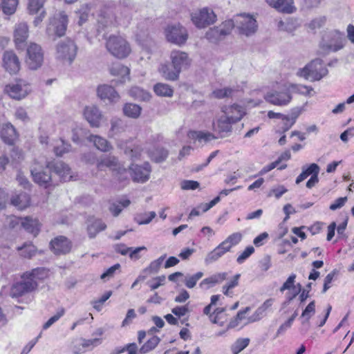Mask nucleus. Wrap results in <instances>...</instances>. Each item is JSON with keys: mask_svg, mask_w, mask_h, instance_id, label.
Masks as SVG:
<instances>
[{"mask_svg": "<svg viewBox=\"0 0 354 354\" xmlns=\"http://www.w3.org/2000/svg\"><path fill=\"white\" fill-rule=\"evenodd\" d=\"M84 115L92 127H99L100 126L103 115L97 106L95 105L86 106Z\"/></svg>", "mask_w": 354, "mask_h": 354, "instance_id": "obj_22", "label": "nucleus"}, {"mask_svg": "<svg viewBox=\"0 0 354 354\" xmlns=\"http://www.w3.org/2000/svg\"><path fill=\"white\" fill-rule=\"evenodd\" d=\"M165 258L166 254H164L158 259L151 261L148 267L142 270V273L146 275L147 277L151 274L157 273Z\"/></svg>", "mask_w": 354, "mask_h": 354, "instance_id": "obj_37", "label": "nucleus"}, {"mask_svg": "<svg viewBox=\"0 0 354 354\" xmlns=\"http://www.w3.org/2000/svg\"><path fill=\"white\" fill-rule=\"evenodd\" d=\"M266 2L281 12L290 14L295 10L293 0H266Z\"/></svg>", "mask_w": 354, "mask_h": 354, "instance_id": "obj_27", "label": "nucleus"}, {"mask_svg": "<svg viewBox=\"0 0 354 354\" xmlns=\"http://www.w3.org/2000/svg\"><path fill=\"white\" fill-rule=\"evenodd\" d=\"M158 71L165 80L173 82L178 80L180 73L176 68H173L171 63L169 62L161 64L158 67Z\"/></svg>", "mask_w": 354, "mask_h": 354, "instance_id": "obj_25", "label": "nucleus"}, {"mask_svg": "<svg viewBox=\"0 0 354 354\" xmlns=\"http://www.w3.org/2000/svg\"><path fill=\"white\" fill-rule=\"evenodd\" d=\"M16 136V130L10 123L0 126V137L5 143L12 145Z\"/></svg>", "mask_w": 354, "mask_h": 354, "instance_id": "obj_28", "label": "nucleus"}, {"mask_svg": "<svg viewBox=\"0 0 354 354\" xmlns=\"http://www.w3.org/2000/svg\"><path fill=\"white\" fill-rule=\"evenodd\" d=\"M154 93L161 97H171L174 94L173 88L167 84L157 83L153 86Z\"/></svg>", "mask_w": 354, "mask_h": 354, "instance_id": "obj_40", "label": "nucleus"}, {"mask_svg": "<svg viewBox=\"0 0 354 354\" xmlns=\"http://www.w3.org/2000/svg\"><path fill=\"white\" fill-rule=\"evenodd\" d=\"M232 109L227 112L229 116H224L223 115L219 117L216 121L212 123V129L214 132L218 133V138H225L230 136L232 131V124L237 122L241 120V113H239L236 117L232 116Z\"/></svg>", "mask_w": 354, "mask_h": 354, "instance_id": "obj_3", "label": "nucleus"}, {"mask_svg": "<svg viewBox=\"0 0 354 354\" xmlns=\"http://www.w3.org/2000/svg\"><path fill=\"white\" fill-rule=\"evenodd\" d=\"M77 50V46L73 40L66 39L61 41L56 46V58L71 64L76 56Z\"/></svg>", "mask_w": 354, "mask_h": 354, "instance_id": "obj_8", "label": "nucleus"}, {"mask_svg": "<svg viewBox=\"0 0 354 354\" xmlns=\"http://www.w3.org/2000/svg\"><path fill=\"white\" fill-rule=\"evenodd\" d=\"M130 169L133 181L143 183L149 180L151 171L149 162H145L142 165H132Z\"/></svg>", "mask_w": 354, "mask_h": 354, "instance_id": "obj_17", "label": "nucleus"}, {"mask_svg": "<svg viewBox=\"0 0 354 354\" xmlns=\"http://www.w3.org/2000/svg\"><path fill=\"white\" fill-rule=\"evenodd\" d=\"M160 339L158 336H153L139 349L140 354H145L154 349L159 344Z\"/></svg>", "mask_w": 354, "mask_h": 354, "instance_id": "obj_44", "label": "nucleus"}, {"mask_svg": "<svg viewBox=\"0 0 354 354\" xmlns=\"http://www.w3.org/2000/svg\"><path fill=\"white\" fill-rule=\"evenodd\" d=\"M30 171L33 180L40 186L48 188L50 186H55L57 184L54 183L51 176V170L47 169V165L42 171L38 170L36 167H32Z\"/></svg>", "mask_w": 354, "mask_h": 354, "instance_id": "obj_14", "label": "nucleus"}, {"mask_svg": "<svg viewBox=\"0 0 354 354\" xmlns=\"http://www.w3.org/2000/svg\"><path fill=\"white\" fill-rule=\"evenodd\" d=\"M97 96L101 100H108L111 103H116L120 97L115 88L109 85L103 84L97 87Z\"/></svg>", "mask_w": 354, "mask_h": 354, "instance_id": "obj_23", "label": "nucleus"}, {"mask_svg": "<svg viewBox=\"0 0 354 354\" xmlns=\"http://www.w3.org/2000/svg\"><path fill=\"white\" fill-rule=\"evenodd\" d=\"M30 196L25 192H21L11 198V204L19 209L26 208L30 205Z\"/></svg>", "mask_w": 354, "mask_h": 354, "instance_id": "obj_34", "label": "nucleus"}, {"mask_svg": "<svg viewBox=\"0 0 354 354\" xmlns=\"http://www.w3.org/2000/svg\"><path fill=\"white\" fill-rule=\"evenodd\" d=\"M3 67L10 74H17L21 68L17 55L12 50L5 51L2 57Z\"/></svg>", "mask_w": 354, "mask_h": 354, "instance_id": "obj_13", "label": "nucleus"}, {"mask_svg": "<svg viewBox=\"0 0 354 354\" xmlns=\"http://www.w3.org/2000/svg\"><path fill=\"white\" fill-rule=\"evenodd\" d=\"M122 110L126 116L136 119L140 115L142 108L136 104L126 103Z\"/></svg>", "mask_w": 354, "mask_h": 354, "instance_id": "obj_38", "label": "nucleus"}, {"mask_svg": "<svg viewBox=\"0 0 354 354\" xmlns=\"http://www.w3.org/2000/svg\"><path fill=\"white\" fill-rule=\"evenodd\" d=\"M267 102L277 106H284L288 104L292 100V96L288 90L285 89L282 91H275L268 93L265 96Z\"/></svg>", "mask_w": 354, "mask_h": 354, "instance_id": "obj_20", "label": "nucleus"}, {"mask_svg": "<svg viewBox=\"0 0 354 354\" xmlns=\"http://www.w3.org/2000/svg\"><path fill=\"white\" fill-rule=\"evenodd\" d=\"M254 252V248L252 246L247 247L245 250L237 257V263L239 264L243 263L244 261L246 260Z\"/></svg>", "mask_w": 354, "mask_h": 354, "instance_id": "obj_64", "label": "nucleus"}, {"mask_svg": "<svg viewBox=\"0 0 354 354\" xmlns=\"http://www.w3.org/2000/svg\"><path fill=\"white\" fill-rule=\"evenodd\" d=\"M165 33L169 42L179 46L184 45L188 39L187 29L179 24L167 26Z\"/></svg>", "mask_w": 354, "mask_h": 354, "instance_id": "obj_7", "label": "nucleus"}, {"mask_svg": "<svg viewBox=\"0 0 354 354\" xmlns=\"http://www.w3.org/2000/svg\"><path fill=\"white\" fill-rule=\"evenodd\" d=\"M277 27L279 30L286 31L288 32H292L297 28L295 21L293 20H286L283 21L280 20L277 23Z\"/></svg>", "mask_w": 354, "mask_h": 354, "instance_id": "obj_50", "label": "nucleus"}, {"mask_svg": "<svg viewBox=\"0 0 354 354\" xmlns=\"http://www.w3.org/2000/svg\"><path fill=\"white\" fill-rule=\"evenodd\" d=\"M232 108H234V109H233V110H231L232 113L230 114H232V116L236 117L239 113H241V118L243 117V115H245V109L243 106H239L238 104H233L232 106L223 108V112L224 113L223 115L229 116L230 114H228L227 112L229 111V110L230 109H232Z\"/></svg>", "mask_w": 354, "mask_h": 354, "instance_id": "obj_54", "label": "nucleus"}, {"mask_svg": "<svg viewBox=\"0 0 354 354\" xmlns=\"http://www.w3.org/2000/svg\"><path fill=\"white\" fill-rule=\"evenodd\" d=\"M10 157L12 162H20L24 159L22 151L17 147H12L10 151Z\"/></svg>", "mask_w": 354, "mask_h": 354, "instance_id": "obj_62", "label": "nucleus"}, {"mask_svg": "<svg viewBox=\"0 0 354 354\" xmlns=\"http://www.w3.org/2000/svg\"><path fill=\"white\" fill-rule=\"evenodd\" d=\"M229 21H233L234 27L239 29L240 34L246 36L254 34L257 30V21L250 15L238 14Z\"/></svg>", "mask_w": 354, "mask_h": 354, "instance_id": "obj_5", "label": "nucleus"}, {"mask_svg": "<svg viewBox=\"0 0 354 354\" xmlns=\"http://www.w3.org/2000/svg\"><path fill=\"white\" fill-rule=\"evenodd\" d=\"M328 73V69L323 66V61L321 59L317 58L313 59L310 63L307 64L303 68H301L297 72V75L303 77L306 80H310V81H319L324 77L326 76Z\"/></svg>", "mask_w": 354, "mask_h": 354, "instance_id": "obj_1", "label": "nucleus"}, {"mask_svg": "<svg viewBox=\"0 0 354 354\" xmlns=\"http://www.w3.org/2000/svg\"><path fill=\"white\" fill-rule=\"evenodd\" d=\"M199 183L195 180H185L181 182L180 187L184 190H194L199 187Z\"/></svg>", "mask_w": 354, "mask_h": 354, "instance_id": "obj_63", "label": "nucleus"}, {"mask_svg": "<svg viewBox=\"0 0 354 354\" xmlns=\"http://www.w3.org/2000/svg\"><path fill=\"white\" fill-rule=\"evenodd\" d=\"M65 314L64 308H60L55 315L51 317L44 325L43 329L46 330L50 328L54 323L58 321Z\"/></svg>", "mask_w": 354, "mask_h": 354, "instance_id": "obj_59", "label": "nucleus"}, {"mask_svg": "<svg viewBox=\"0 0 354 354\" xmlns=\"http://www.w3.org/2000/svg\"><path fill=\"white\" fill-rule=\"evenodd\" d=\"M87 139L92 142L94 146L101 151L107 152L113 148L108 140L100 136L90 135Z\"/></svg>", "mask_w": 354, "mask_h": 354, "instance_id": "obj_31", "label": "nucleus"}, {"mask_svg": "<svg viewBox=\"0 0 354 354\" xmlns=\"http://www.w3.org/2000/svg\"><path fill=\"white\" fill-rule=\"evenodd\" d=\"M30 91V84L23 80H18L15 82L8 84L4 88V92L10 97L16 100L25 98Z\"/></svg>", "mask_w": 354, "mask_h": 354, "instance_id": "obj_9", "label": "nucleus"}, {"mask_svg": "<svg viewBox=\"0 0 354 354\" xmlns=\"http://www.w3.org/2000/svg\"><path fill=\"white\" fill-rule=\"evenodd\" d=\"M50 246L55 254L61 255L66 254L71 251L72 243L66 236H59L50 241Z\"/></svg>", "mask_w": 354, "mask_h": 354, "instance_id": "obj_16", "label": "nucleus"}, {"mask_svg": "<svg viewBox=\"0 0 354 354\" xmlns=\"http://www.w3.org/2000/svg\"><path fill=\"white\" fill-rule=\"evenodd\" d=\"M45 1L46 0H28V10L30 14L34 15L41 11L39 15L33 21L36 26L42 21L46 15V12L43 10Z\"/></svg>", "mask_w": 354, "mask_h": 354, "instance_id": "obj_24", "label": "nucleus"}, {"mask_svg": "<svg viewBox=\"0 0 354 354\" xmlns=\"http://www.w3.org/2000/svg\"><path fill=\"white\" fill-rule=\"evenodd\" d=\"M24 273L26 274V276H28L29 278L37 282L38 280L44 279L47 276V271L44 268H37L32 269L30 272H26Z\"/></svg>", "mask_w": 354, "mask_h": 354, "instance_id": "obj_45", "label": "nucleus"}, {"mask_svg": "<svg viewBox=\"0 0 354 354\" xmlns=\"http://www.w3.org/2000/svg\"><path fill=\"white\" fill-rule=\"evenodd\" d=\"M234 90L230 87H225L223 88L216 89L212 92V95L218 99H221L225 97L232 96Z\"/></svg>", "mask_w": 354, "mask_h": 354, "instance_id": "obj_58", "label": "nucleus"}, {"mask_svg": "<svg viewBox=\"0 0 354 354\" xmlns=\"http://www.w3.org/2000/svg\"><path fill=\"white\" fill-rule=\"evenodd\" d=\"M293 92L301 94L305 96H312L313 88L311 86H308L302 84H292L290 86Z\"/></svg>", "mask_w": 354, "mask_h": 354, "instance_id": "obj_52", "label": "nucleus"}, {"mask_svg": "<svg viewBox=\"0 0 354 354\" xmlns=\"http://www.w3.org/2000/svg\"><path fill=\"white\" fill-rule=\"evenodd\" d=\"M203 272H198L193 275L186 276L185 279V284L188 288H194L197 281L202 278Z\"/></svg>", "mask_w": 354, "mask_h": 354, "instance_id": "obj_53", "label": "nucleus"}, {"mask_svg": "<svg viewBox=\"0 0 354 354\" xmlns=\"http://www.w3.org/2000/svg\"><path fill=\"white\" fill-rule=\"evenodd\" d=\"M130 203L129 199H122L112 203L109 209L114 216H117L122 211L123 208L129 205Z\"/></svg>", "mask_w": 354, "mask_h": 354, "instance_id": "obj_43", "label": "nucleus"}, {"mask_svg": "<svg viewBox=\"0 0 354 354\" xmlns=\"http://www.w3.org/2000/svg\"><path fill=\"white\" fill-rule=\"evenodd\" d=\"M156 216V212L152 211L137 215L135 220L139 225H145L149 223Z\"/></svg>", "mask_w": 354, "mask_h": 354, "instance_id": "obj_51", "label": "nucleus"}, {"mask_svg": "<svg viewBox=\"0 0 354 354\" xmlns=\"http://www.w3.org/2000/svg\"><path fill=\"white\" fill-rule=\"evenodd\" d=\"M102 342L101 338H93V339H82V346L83 348H90V349H92L100 344H101Z\"/></svg>", "mask_w": 354, "mask_h": 354, "instance_id": "obj_61", "label": "nucleus"}, {"mask_svg": "<svg viewBox=\"0 0 354 354\" xmlns=\"http://www.w3.org/2000/svg\"><path fill=\"white\" fill-rule=\"evenodd\" d=\"M251 310L250 307H246L243 310H239L236 316L232 319L227 325V329L236 327L240 322L245 319V315Z\"/></svg>", "mask_w": 354, "mask_h": 354, "instance_id": "obj_48", "label": "nucleus"}, {"mask_svg": "<svg viewBox=\"0 0 354 354\" xmlns=\"http://www.w3.org/2000/svg\"><path fill=\"white\" fill-rule=\"evenodd\" d=\"M106 225L100 219L91 221L87 227L88 234L93 239L101 231L106 229Z\"/></svg>", "mask_w": 354, "mask_h": 354, "instance_id": "obj_35", "label": "nucleus"}, {"mask_svg": "<svg viewBox=\"0 0 354 354\" xmlns=\"http://www.w3.org/2000/svg\"><path fill=\"white\" fill-rule=\"evenodd\" d=\"M68 16L62 11L54 14L50 19L49 24L46 28V32L53 39L55 37H61L65 35L68 26Z\"/></svg>", "mask_w": 354, "mask_h": 354, "instance_id": "obj_2", "label": "nucleus"}, {"mask_svg": "<svg viewBox=\"0 0 354 354\" xmlns=\"http://www.w3.org/2000/svg\"><path fill=\"white\" fill-rule=\"evenodd\" d=\"M130 70L128 67L121 64H113L110 68V73L114 76H119L121 77L120 82H124L126 78H128Z\"/></svg>", "mask_w": 354, "mask_h": 354, "instance_id": "obj_36", "label": "nucleus"}, {"mask_svg": "<svg viewBox=\"0 0 354 354\" xmlns=\"http://www.w3.org/2000/svg\"><path fill=\"white\" fill-rule=\"evenodd\" d=\"M37 286L38 282L31 279L24 273L21 275V281L12 286L10 295L12 298H17L35 290Z\"/></svg>", "mask_w": 354, "mask_h": 354, "instance_id": "obj_6", "label": "nucleus"}, {"mask_svg": "<svg viewBox=\"0 0 354 354\" xmlns=\"http://www.w3.org/2000/svg\"><path fill=\"white\" fill-rule=\"evenodd\" d=\"M44 62V52L41 47L35 43H31L27 48L26 63L30 70L40 68Z\"/></svg>", "mask_w": 354, "mask_h": 354, "instance_id": "obj_10", "label": "nucleus"}, {"mask_svg": "<svg viewBox=\"0 0 354 354\" xmlns=\"http://www.w3.org/2000/svg\"><path fill=\"white\" fill-rule=\"evenodd\" d=\"M227 276V272H220L214 274L209 277L203 279L199 284V286L205 290H207L214 286L216 283H220L224 281Z\"/></svg>", "mask_w": 354, "mask_h": 354, "instance_id": "obj_30", "label": "nucleus"}, {"mask_svg": "<svg viewBox=\"0 0 354 354\" xmlns=\"http://www.w3.org/2000/svg\"><path fill=\"white\" fill-rule=\"evenodd\" d=\"M169 58L173 68H176L180 73L183 68L188 67L191 63L187 53L180 50H172Z\"/></svg>", "mask_w": 354, "mask_h": 354, "instance_id": "obj_19", "label": "nucleus"}, {"mask_svg": "<svg viewBox=\"0 0 354 354\" xmlns=\"http://www.w3.org/2000/svg\"><path fill=\"white\" fill-rule=\"evenodd\" d=\"M111 127L108 136L109 138H114L125 132L127 129V124L125 121L120 118H114L111 120Z\"/></svg>", "mask_w": 354, "mask_h": 354, "instance_id": "obj_29", "label": "nucleus"}, {"mask_svg": "<svg viewBox=\"0 0 354 354\" xmlns=\"http://www.w3.org/2000/svg\"><path fill=\"white\" fill-rule=\"evenodd\" d=\"M21 225L27 232L32 234L35 236H36L39 232V222L37 220L25 218L21 220Z\"/></svg>", "mask_w": 354, "mask_h": 354, "instance_id": "obj_39", "label": "nucleus"}, {"mask_svg": "<svg viewBox=\"0 0 354 354\" xmlns=\"http://www.w3.org/2000/svg\"><path fill=\"white\" fill-rule=\"evenodd\" d=\"M315 301H312L308 304V305L303 310L301 319L310 320V319L315 315Z\"/></svg>", "mask_w": 354, "mask_h": 354, "instance_id": "obj_57", "label": "nucleus"}, {"mask_svg": "<svg viewBox=\"0 0 354 354\" xmlns=\"http://www.w3.org/2000/svg\"><path fill=\"white\" fill-rule=\"evenodd\" d=\"M106 47L111 55L119 59L127 57L131 53L129 44L120 36L109 37L106 41Z\"/></svg>", "mask_w": 354, "mask_h": 354, "instance_id": "obj_4", "label": "nucleus"}, {"mask_svg": "<svg viewBox=\"0 0 354 354\" xmlns=\"http://www.w3.org/2000/svg\"><path fill=\"white\" fill-rule=\"evenodd\" d=\"M18 4V0H2L1 8L3 12L6 15H12L15 10Z\"/></svg>", "mask_w": 354, "mask_h": 354, "instance_id": "obj_49", "label": "nucleus"}, {"mask_svg": "<svg viewBox=\"0 0 354 354\" xmlns=\"http://www.w3.org/2000/svg\"><path fill=\"white\" fill-rule=\"evenodd\" d=\"M228 251L227 248L221 243L216 248L207 254L205 259V263L209 264L217 261Z\"/></svg>", "mask_w": 354, "mask_h": 354, "instance_id": "obj_32", "label": "nucleus"}, {"mask_svg": "<svg viewBox=\"0 0 354 354\" xmlns=\"http://www.w3.org/2000/svg\"><path fill=\"white\" fill-rule=\"evenodd\" d=\"M234 28L233 21L227 20L223 22L219 26L209 28L206 32V38L211 42L216 43L229 35Z\"/></svg>", "mask_w": 354, "mask_h": 354, "instance_id": "obj_12", "label": "nucleus"}, {"mask_svg": "<svg viewBox=\"0 0 354 354\" xmlns=\"http://www.w3.org/2000/svg\"><path fill=\"white\" fill-rule=\"evenodd\" d=\"M188 137L190 139L198 140V142H208L212 140L217 139L218 137L208 131H189Z\"/></svg>", "mask_w": 354, "mask_h": 354, "instance_id": "obj_33", "label": "nucleus"}, {"mask_svg": "<svg viewBox=\"0 0 354 354\" xmlns=\"http://www.w3.org/2000/svg\"><path fill=\"white\" fill-rule=\"evenodd\" d=\"M47 169L53 171L62 181H68L72 178L70 167L62 161L48 162Z\"/></svg>", "mask_w": 354, "mask_h": 354, "instance_id": "obj_18", "label": "nucleus"}, {"mask_svg": "<svg viewBox=\"0 0 354 354\" xmlns=\"http://www.w3.org/2000/svg\"><path fill=\"white\" fill-rule=\"evenodd\" d=\"M165 281V276L161 275L153 278L152 280L147 281V285L151 290L158 288L160 286L163 285Z\"/></svg>", "mask_w": 354, "mask_h": 354, "instance_id": "obj_60", "label": "nucleus"}, {"mask_svg": "<svg viewBox=\"0 0 354 354\" xmlns=\"http://www.w3.org/2000/svg\"><path fill=\"white\" fill-rule=\"evenodd\" d=\"M97 168L100 171H104L106 168L118 170L120 168L118 160L113 156H102L97 160Z\"/></svg>", "mask_w": 354, "mask_h": 354, "instance_id": "obj_26", "label": "nucleus"}, {"mask_svg": "<svg viewBox=\"0 0 354 354\" xmlns=\"http://www.w3.org/2000/svg\"><path fill=\"white\" fill-rule=\"evenodd\" d=\"M28 37V26L26 23L21 22L15 26L14 30V41L16 48L23 50L26 46V40Z\"/></svg>", "mask_w": 354, "mask_h": 354, "instance_id": "obj_15", "label": "nucleus"}, {"mask_svg": "<svg viewBox=\"0 0 354 354\" xmlns=\"http://www.w3.org/2000/svg\"><path fill=\"white\" fill-rule=\"evenodd\" d=\"M149 156L156 162H161L167 158L168 151L162 147H156L149 151Z\"/></svg>", "mask_w": 354, "mask_h": 354, "instance_id": "obj_42", "label": "nucleus"}, {"mask_svg": "<svg viewBox=\"0 0 354 354\" xmlns=\"http://www.w3.org/2000/svg\"><path fill=\"white\" fill-rule=\"evenodd\" d=\"M302 112V109L299 107L294 108L291 110L290 115H287L288 118H285V120L290 121V123L285 129V131H288L296 122L297 118L300 115Z\"/></svg>", "mask_w": 354, "mask_h": 354, "instance_id": "obj_56", "label": "nucleus"}, {"mask_svg": "<svg viewBox=\"0 0 354 354\" xmlns=\"http://www.w3.org/2000/svg\"><path fill=\"white\" fill-rule=\"evenodd\" d=\"M192 21L198 28H205L216 21V15L208 8H203L192 15Z\"/></svg>", "mask_w": 354, "mask_h": 354, "instance_id": "obj_11", "label": "nucleus"}, {"mask_svg": "<svg viewBox=\"0 0 354 354\" xmlns=\"http://www.w3.org/2000/svg\"><path fill=\"white\" fill-rule=\"evenodd\" d=\"M242 239V234L240 232H235L230 235L222 243L230 251L233 245H237Z\"/></svg>", "mask_w": 354, "mask_h": 354, "instance_id": "obj_47", "label": "nucleus"}, {"mask_svg": "<svg viewBox=\"0 0 354 354\" xmlns=\"http://www.w3.org/2000/svg\"><path fill=\"white\" fill-rule=\"evenodd\" d=\"M129 93L135 99L142 101H149L151 97V95L148 91L138 86H133L129 90Z\"/></svg>", "mask_w": 354, "mask_h": 354, "instance_id": "obj_41", "label": "nucleus"}, {"mask_svg": "<svg viewBox=\"0 0 354 354\" xmlns=\"http://www.w3.org/2000/svg\"><path fill=\"white\" fill-rule=\"evenodd\" d=\"M250 343L249 338H239L232 345L231 351L233 354H239Z\"/></svg>", "mask_w": 354, "mask_h": 354, "instance_id": "obj_46", "label": "nucleus"}, {"mask_svg": "<svg viewBox=\"0 0 354 354\" xmlns=\"http://www.w3.org/2000/svg\"><path fill=\"white\" fill-rule=\"evenodd\" d=\"M116 17L110 9L101 10L97 19V31L100 32L106 28L115 26Z\"/></svg>", "mask_w": 354, "mask_h": 354, "instance_id": "obj_21", "label": "nucleus"}, {"mask_svg": "<svg viewBox=\"0 0 354 354\" xmlns=\"http://www.w3.org/2000/svg\"><path fill=\"white\" fill-rule=\"evenodd\" d=\"M21 251V255L25 258H31L35 254L36 248L32 244H24L22 247L18 248Z\"/></svg>", "mask_w": 354, "mask_h": 354, "instance_id": "obj_55", "label": "nucleus"}]
</instances>
